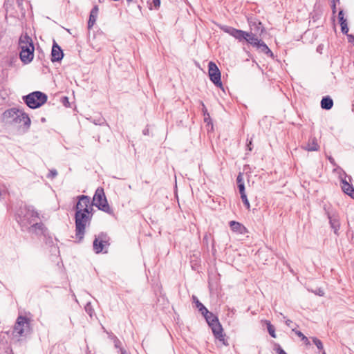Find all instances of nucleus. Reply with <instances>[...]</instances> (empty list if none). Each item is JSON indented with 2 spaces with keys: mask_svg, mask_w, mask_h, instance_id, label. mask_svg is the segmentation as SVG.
Masks as SVG:
<instances>
[{
  "mask_svg": "<svg viewBox=\"0 0 354 354\" xmlns=\"http://www.w3.org/2000/svg\"><path fill=\"white\" fill-rule=\"evenodd\" d=\"M286 324L289 326L290 328H291L292 329V328H295L293 326V324H292V322L290 320V319H287L286 321Z\"/></svg>",
  "mask_w": 354,
  "mask_h": 354,
  "instance_id": "nucleus-40",
  "label": "nucleus"
},
{
  "mask_svg": "<svg viewBox=\"0 0 354 354\" xmlns=\"http://www.w3.org/2000/svg\"><path fill=\"white\" fill-rule=\"evenodd\" d=\"M230 226L233 232L245 234L248 232L247 228L239 222L232 221L230 222Z\"/></svg>",
  "mask_w": 354,
  "mask_h": 354,
  "instance_id": "nucleus-16",
  "label": "nucleus"
},
{
  "mask_svg": "<svg viewBox=\"0 0 354 354\" xmlns=\"http://www.w3.org/2000/svg\"><path fill=\"white\" fill-rule=\"evenodd\" d=\"M238 185V188H239L240 194L241 195L245 194V185H244V184L240 183V185Z\"/></svg>",
  "mask_w": 354,
  "mask_h": 354,
  "instance_id": "nucleus-34",
  "label": "nucleus"
},
{
  "mask_svg": "<svg viewBox=\"0 0 354 354\" xmlns=\"http://www.w3.org/2000/svg\"><path fill=\"white\" fill-rule=\"evenodd\" d=\"M23 98L27 106L31 109L39 108L47 101V95L41 91L32 92Z\"/></svg>",
  "mask_w": 354,
  "mask_h": 354,
  "instance_id": "nucleus-3",
  "label": "nucleus"
},
{
  "mask_svg": "<svg viewBox=\"0 0 354 354\" xmlns=\"http://www.w3.org/2000/svg\"><path fill=\"white\" fill-rule=\"evenodd\" d=\"M313 343L316 345L317 348L319 350V354H326L325 351L324 350L323 344L317 337H313L312 338Z\"/></svg>",
  "mask_w": 354,
  "mask_h": 354,
  "instance_id": "nucleus-25",
  "label": "nucleus"
},
{
  "mask_svg": "<svg viewBox=\"0 0 354 354\" xmlns=\"http://www.w3.org/2000/svg\"><path fill=\"white\" fill-rule=\"evenodd\" d=\"M23 1L24 0H17V3L18 6H21L22 5Z\"/></svg>",
  "mask_w": 354,
  "mask_h": 354,
  "instance_id": "nucleus-45",
  "label": "nucleus"
},
{
  "mask_svg": "<svg viewBox=\"0 0 354 354\" xmlns=\"http://www.w3.org/2000/svg\"><path fill=\"white\" fill-rule=\"evenodd\" d=\"M109 237L107 234L101 232L95 236L93 243V250L95 253L99 254L102 252L104 248L109 245Z\"/></svg>",
  "mask_w": 354,
  "mask_h": 354,
  "instance_id": "nucleus-5",
  "label": "nucleus"
},
{
  "mask_svg": "<svg viewBox=\"0 0 354 354\" xmlns=\"http://www.w3.org/2000/svg\"><path fill=\"white\" fill-rule=\"evenodd\" d=\"M261 52L266 54L270 55V56H272L273 54L270 49L268 47V46L263 41H260L259 44L256 46Z\"/></svg>",
  "mask_w": 354,
  "mask_h": 354,
  "instance_id": "nucleus-22",
  "label": "nucleus"
},
{
  "mask_svg": "<svg viewBox=\"0 0 354 354\" xmlns=\"http://www.w3.org/2000/svg\"><path fill=\"white\" fill-rule=\"evenodd\" d=\"M209 76L211 81L218 87H222V82L221 81V73L217 66L210 62L209 63Z\"/></svg>",
  "mask_w": 354,
  "mask_h": 354,
  "instance_id": "nucleus-6",
  "label": "nucleus"
},
{
  "mask_svg": "<svg viewBox=\"0 0 354 354\" xmlns=\"http://www.w3.org/2000/svg\"><path fill=\"white\" fill-rule=\"evenodd\" d=\"M120 354H128V353L123 348H120Z\"/></svg>",
  "mask_w": 354,
  "mask_h": 354,
  "instance_id": "nucleus-46",
  "label": "nucleus"
},
{
  "mask_svg": "<svg viewBox=\"0 0 354 354\" xmlns=\"http://www.w3.org/2000/svg\"><path fill=\"white\" fill-rule=\"evenodd\" d=\"M241 200H242L244 205L245 206V207L248 209H250V203L248 201L246 194H245L241 195Z\"/></svg>",
  "mask_w": 354,
  "mask_h": 354,
  "instance_id": "nucleus-29",
  "label": "nucleus"
},
{
  "mask_svg": "<svg viewBox=\"0 0 354 354\" xmlns=\"http://www.w3.org/2000/svg\"><path fill=\"white\" fill-rule=\"evenodd\" d=\"M237 185L244 184L243 180V176L241 174H239L236 178Z\"/></svg>",
  "mask_w": 354,
  "mask_h": 354,
  "instance_id": "nucleus-37",
  "label": "nucleus"
},
{
  "mask_svg": "<svg viewBox=\"0 0 354 354\" xmlns=\"http://www.w3.org/2000/svg\"><path fill=\"white\" fill-rule=\"evenodd\" d=\"M340 26L342 33L347 34L348 32V28L346 21L340 23Z\"/></svg>",
  "mask_w": 354,
  "mask_h": 354,
  "instance_id": "nucleus-31",
  "label": "nucleus"
},
{
  "mask_svg": "<svg viewBox=\"0 0 354 354\" xmlns=\"http://www.w3.org/2000/svg\"><path fill=\"white\" fill-rule=\"evenodd\" d=\"M160 6V0H153L152 2L149 4V9H156L158 10Z\"/></svg>",
  "mask_w": 354,
  "mask_h": 354,
  "instance_id": "nucleus-28",
  "label": "nucleus"
},
{
  "mask_svg": "<svg viewBox=\"0 0 354 354\" xmlns=\"http://www.w3.org/2000/svg\"><path fill=\"white\" fill-rule=\"evenodd\" d=\"M333 106V101L329 96H326L321 100V107L323 109L330 110Z\"/></svg>",
  "mask_w": 354,
  "mask_h": 354,
  "instance_id": "nucleus-19",
  "label": "nucleus"
},
{
  "mask_svg": "<svg viewBox=\"0 0 354 354\" xmlns=\"http://www.w3.org/2000/svg\"><path fill=\"white\" fill-rule=\"evenodd\" d=\"M338 18H339V24L342 23V22L346 21V19H345L344 17V12H343V10H340L339 12V13H338Z\"/></svg>",
  "mask_w": 354,
  "mask_h": 354,
  "instance_id": "nucleus-32",
  "label": "nucleus"
},
{
  "mask_svg": "<svg viewBox=\"0 0 354 354\" xmlns=\"http://www.w3.org/2000/svg\"><path fill=\"white\" fill-rule=\"evenodd\" d=\"M201 314L204 316L209 326L218 321L217 317H216L212 313L209 312L208 310L207 313H204Z\"/></svg>",
  "mask_w": 354,
  "mask_h": 354,
  "instance_id": "nucleus-23",
  "label": "nucleus"
},
{
  "mask_svg": "<svg viewBox=\"0 0 354 354\" xmlns=\"http://www.w3.org/2000/svg\"><path fill=\"white\" fill-rule=\"evenodd\" d=\"M93 213H83L75 211V235L79 241H81L85 234V229L90 224Z\"/></svg>",
  "mask_w": 354,
  "mask_h": 354,
  "instance_id": "nucleus-2",
  "label": "nucleus"
},
{
  "mask_svg": "<svg viewBox=\"0 0 354 354\" xmlns=\"http://www.w3.org/2000/svg\"><path fill=\"white\" fill-rule=\"evenodd\" d=\"M303 148L308 151H318L319 147L317 142V139L315 138H311L306 146L304 147Z\"/></svg>",
  "mask_w": 354,
  "mask_h": 354,
  "instance_id": "nucleus-17",
  "label": "nucleus"
},
{
  "mask_svg": "<svg viewBox=\"0 0 354 354\" xmlns=\"http://www.w3.org/2000/svg\"><path fill=\"white\" fill-rule=\"evenodd\" d=\"M333 1H339V0H333Z\"/></svg>",
  "mask_w": 354,
  "mask_h": 354,
  "instance_id": "nucleus-47",
  "label": "nucleus"
},
{
  "mask_svg": "<svg viewBox=\"0 0 354 354\" xmlns=\"http://www.w3.org/2000/svg\"><path fill=\"white\" fill-rule=\"evenodd\" d=\"M342 189L344 193L350 196L352 198L354 199V188L352 185L349 184L346 180H342Z\"/></svg>",
  "mask_w": 354,
  "mask_h": 354,
  "instance_id": "nucleus-18",
  "label": "nucleus"
},
{
  "mask_svg": "<svg viewBox=\"0 0 354 354\" xmlns=\"http://www.w3.org/2000/svg\"><path fill=\"white\" fill-rule=\"evenodd\" d=\"M266 324L269 334L272 337H276L274 327L268 321H266Z\"/></svg>",
  "mask_w": 354,
  "mask_h": 354,
  "instance_id": "nucleus-26",
  "label": "nucleus"
},
{
  "mask_svg": "<svg viewBox=\"0 0 354 354\" xmlns=\"http://www.w3.org/2000/svg\"><path fill=\"white\" fill-rule=\"evenodd\" d=\"M57 176V171L55 170V169H52L50 171L48 175V178H55Z\"/></svg>",
  "mask_w": 354,
  "mask_h": 354,
  "instance_id": "nucleus-35",
  "label": "nucleus"
},
{
  "mask_svg": "<svg viewBox=\"0 0 354 354\" xmlns=\"http://www.w3.org/2000/svg\"><path fill=\"white\" fill-rule=\"evenodd\" d=\"M252 139L251 138L250 140H248L247 149L250 151H252Z\"/></svg>",
  "mask_w": 354,
  "mask_h": 354,
  "instance_id": "nucleus-39",
  "label": "nucleus"
},
{
  "mask_svg": "<svg viewBox=\"0 0 354 354\" xmlns=\"http://www.w3.org/2000/svg\"><path fill=\"white\" fill-rule=\"evenodd\" d=\"M348 41L354 45V36L353 35H348Z\"/></svg>",
  "mask_w": 354,
  "mask_h": 354,
  "instance_id": "nucleus-43",
  "label": "nucleus"
},
{
  "mask_svg": "<svg viewBox=\"0 0 354 354\" xmlns=\"http://www.w3.org/2000/svg\"><path fill=\"white\" fill-rule=\"evenodd\" d=\"M114 345L115 348H119L120 350V348H122L121 347V342L117 337L114 339Z\"/></svg>",
  "mask_w": 354,
  "mask_h": 354,
  "instance_id": "nucleus-36",
  "label": "nucleus"
},
{
  "mask_svg": "<svg viewBox=\"0 0 354 354\" xmlns=\"http://www.w3.org/2000/svg\"><path fill=\"white\" fill-rule=\"evenodd\" d=\"M248 35L246 37L245 41L254 47H256L261 40L252 32H248Z\"/></svg>",
  "mask_w": 354,
  "mask_h": 354,
  "instance_id": "nucleus-21",
  "label": "nucleus"
},
{
  "mask_svg": "<svg viewBox=\"0 0 354 354\" xmlns=\"http://www.w3.org/2000/svg\"><path fill=\"white\" fill-rule=\"evenodd\" d=\"M292 331H294L298 337H301V339H306V345L310 344V342L308 338L301 331L296 330L295 328H292Z\"/></svg>",
  "mask_w": 354,
  "mask_h": 354,
  "instance_id": "nucleus-27",
  "label": "nucleus"
},
{
  "mask_svg": "<svg viewBox=\"0 0 354 354\" xmlns=\"http://www.w3.org/2000/svg\"><path fill=\"white\" fill-rule=\"evenodd\" d=\"M19 45L21 50H30L31 47H34L32 38L27 34L22 35L19 37Z\"/></svg>",
  "mask_w": 354,
  "mask_h": 354,
  "instance_id": "nucleus-12",
  "label": "nucleus"
},
{
  "mask_svg": "<svg viewBox=\"0 0 354 354\" xmlns=\"http://www.w3.org/2000/svg\"><path fill=\"white\" fill-rule=\"evenodd\" d=\"M96 19L97 18H95L93 15L89 16V19L88 21V29H91L93 27V26L95 24V23L96 21Z\"/></svg>",
  "mask_w": 354,
  "mask_h": 354,
  "instance_id": "nucleus-30",
  "label": "nucleus"
},
{
  "mask_svg": "<svg viewBox=\"0 0 354 354\" xmlns=\"http://www.w3.org/2000/svg\"><path fill=\"white\" fill-rule=\"evenodd\" d=\"M335 2L336 1H333V4L331 5V8H332V11H333V14H335L336 12V4H335Z\"/></svg>",
  "mask_w": 354,
  "mask_h": 354,
  "instance_id": "nucleus-42",
  "label": "nucleus"
},
{
  "mask_svg": "<svg viewBox=\"0 0 354 354\" xmlns=\"http://www.w3.org/2000/svg\"><path fill=\"white\" fill-rule=\"evenodd\" d=\"M85 310L90 315V316L92 315V310L88 304L85 307Z\"/></svg>",
  "mask_w": 354,
  "mask_h": 354,
  "instance_id": "nucleus-41",
  "label": "nucleus"
},
{
  "mask_svg": "<svg viewBox=\"0 0 354 354\" xmlns=\"http://www.w3.org/2000/svg\"><path fill=\"white\" fill-rule=\"evenodd\" d=\"M92 203L93 205L96 206L99 209L106 213L109 214H113L112 209L108 204L107 200L104 195V189L102 187H98L96 189Z\"/></svg>",
  "mask_w": 354,
  "mask_h": 354,
  "instance_id": "nucleus-4",
  "label": "nucleus"
},
{
  "mask_svg": "<svg viewBox=\"0 0 354 354\" xmlns=\"http://www.w3.org/2000/svg\"><path fill=\"white\" fill-rule=\"evenodd\" d=\"M34 47H31L30 50H21L19 56L21 62L24 64L30 63L34 57Z\"/></svg>",
  "mask_w": 354,
  "mask_h": 354,
  "instance_id": "nucleus-14",
  "label": "nucleus"
},
{
  "mask_svg": "<svg viewBox=\"0 0 354 354\" xmlns=\"http://www.w3.org/2000/svg\"><path fill=\"white\" fill-rule=\"evenodd\" d=\"M39 219V214L36 212L32 207H27L25 209V213L21 218V222L24 225H32L37 221Z\"/></svg>",
  "mask_w": 354,
  "mask_h": 354,
  "instance_id": "nucleus-7",
  "label": "nucleus"
},
{
  "mask_svg": "<svg viewBox=\"0 0 354 354\" xmlns=\"http://www.w3.org/2000/svg\"><path fill=\"white\" fill-rule=\"evenodd\" d=\"M193 301L196 304V308L198 309L201 313H207V309L201 303L196 296H192Z\"/></svg>",
  "mask_w": 354,
  "mask_h": 354,
  "instance_id": "nucleus-24",
  "label": "nucleus"
},
{
  "mask_svg": "<svg viewBox=\"0 0 354 354\" xmlns=\"http://www.w3.org/2000/svg\"><path fill=\"white\" fill-rule=\"evenodd\" d=\"M216 338L219 340L223 339V328L218 321L209 325Z\"/></svg>",
  "mask_w": 354,
  "mask_h": 354,
  "instance_id": "nucleus-15",
  "label": "nucleus"
},
{
  "mask_svg": "<svg viewBox=\"0 0 354 354\" xmlns=\"http://www.w3.org/2000/svg\"><path fill=\"white\" fill-rule=\"evenodd\" d=\"M63 56L64 53L62 50L57 43L54 42L51 51V61L53 62L61 61Z\"/></svg>",
  "mask_w": 354,
  "mask_h": 354,
  "instance_id": "nucleus-13",
  "label": "nucleus"
},
{
  "mask_svg": "<svg viewBox=\"0 0 354 354\" xmlns=\"http://www.w3.org/2000/svg\"><path fill=\"white\" fill-rule=\"evenodd\" d=\"M316 294L319 295V296H323L324 294V292L323 290H321V289H318L316 292Z\"/></svg>",
  "mask_w": 354,
  "mask_h": 354,
  "instance_id": "nucleus-44",
  "label": "nucleus"
},
{
  "mask_svg": "<svg viewBox=\"0 0 354 354\" xmlns=\"http://www.w3.org/2000/svg\"><path fill=\"white\" fill-rule=\"evenodd\" d=\"M28 326L29 324L27 319L25 317L19 316L14 327V335L15 336H22Z\"/></svg>",
  "mask_w": 354,
  "mask_h": 354,
  "instance_id": "nucleus-10",
  "label": "nucleus"
},
{
  "mask_svg": "<svg viewBox=\"0 0 354 354\" xmlns=\"http://www.w3.org/2000/svg\"><path fill=\"white\" fill-rule=\"evenodd\" d=\"M98 14V8L95 6L91 11L90 15H93L95 18H97Z\"/></svg>",
  "mask_w": 354,
  "mask_h": 354,
  "instance_id": "nucleus-33",
  "label": "nucleus"
},
{
  "mask_svg": "<svg viewBox=\"0 0 354 354\" xmlns=\"http://www.w3.org/2000/svg\"><path fill=\"white\" fill-rule=\"evenodd\" d=\"M276 352L277 353V354H287L280 346H278L277 347Z\"/></svg>",
  "mask_w": 354,
  "mask_h": 354,
  "instance_id": "nucleus-38",
  "label": "nucleus"
},
{
  "mask_svg": "<svg viewBox=\"0 0 354 354\" xmlns=\"http://www.w3.org/2000/svg\"><path fill=\"white\" fill-rule=\"evenodd\" d=\"M329 222L330 224L331 227L334 230V232L337 234V231L339 229V222L337 217L334 216H330V214L328 215Z\"/></svg>",
  "mask_w": 354,
  "mask_h": 354,
  "instance_id": "nucleus-20",
  "label": "nucleus"
},
{
  "mask_svg": "<svg viewBox=\"0 0 354 354\" xmlns=\"http://www.w3.org/2000/svg\"><path fill=\"white\" fill-rule=\"evenodd\" d=\"M3 120L6 124L17 127L21 132L27 131L30 126V119L28 114L16 108L4 111Z\"/></svg>",
  "mask_w": 354,
  "mask_h": 354,
  "instance_id": "nucleus-1",
  "label": "nucleus"
},
{
  "mask_svg": "<svg viewBox=\"0 0 354 354\" xmlns=\"http://www.w3.org/2000/svg\"><path fill=\"white\" fill-rule=\"evenodd\" d=\"M221 29L223 30L225 32L234 37L239 41H241L242 40H245L246 37L249 36L248 32L243 31L242 30L236 29L230 26H223L221 27Z\"/></svg>",
  "mask_w": 354,
  "mask_h": 354,
  "instance_id": "nucleus-8",
  "label": "nucleus"
},
{
  "mask_svg": "<svg viewBox=\"0 0 354 354\" xmlns=\"http://www.w3.org/2000/svg\"><path fill=\"white\" fill-rule=\"evenodd\" d=\"M75 210L83 213H92L93 208L90 206V198L84 195L80 196L75 206Z\"/></svg>",
  "mask_w": 354,
  "mask_h": 354,
  "instance_id": "nucleus-9",
  "label": "nucleus"
},
{
  "mask_svg": "<svg viewBox=\"0 0 354 354\" xmlns=\"http://www.w3.org/2000/svg\"><path fill=\"white\" fill-rule=\"evenodd\" d=\"M28 232L35 234L37 236H46L48 232V230L44 224L41 222L38 223L37 221L30 225L28 228Z\"/></svg>",
  "mask_w": 354,
  "mask_h": 354,
  "instance_id": "nucleus-11",
  "label": "nucleus"
}]
</instances>
